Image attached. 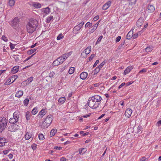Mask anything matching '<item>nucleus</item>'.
I'll return each instance as SVG.
<instances>
[{
    "label": "nucleus",
    "mask_w": 161,
    "mask_h": 161,
    "mask_svg": "<svg viewBox=\"0 0 161 161\" xmlns=\"http://www.w3.org/2000/svg\"><path fill=\"white\" fill-rule=\"evenodd\" d=\"M38 25V22L36 19H31L26 25L27 32L29 33H32L36 30Z\"/></svg>",
    "instance_id": "f257e3e1"
},
{
    "label": "nucleus",
    "mask_w": 161,
    "mask_h": 161,
    "mask_svg": "<svg viewBox=\"0 0 161 161\" xmlns=\"http://www.w3.org/2000/svg\"><path fill=\"white\" fill-rule=\"evenodd\" d=\"M8 120L5 118L0 117V133H2L6 127Z\"/></svg>",
    "instance_id": "f03ea898"
},
{
    "label": "nucleus",
    "mask_w": 161,
    "mask_h": 161,
    "mask_svg": "<svg viewBox=\"0 0 161 161\" xmlns=\"http://www.w3.org/2000/svg\"><path fill=\"white\" fill-rule=\"evenodd\" d=\"M53 120V116L51 115H48L43 123V126L44 128H47L51 124Z\"/></svg>",
    "instance_id": "7ed1b4c3"
},
{
    "label": "nucleus",
    "mask_w": 161,
    "mask_h": 161,
    "mask_svg": "<svg viewBox=\"0 0 161 161\" xmlns=\"http://www.w3.org/2000/svg\"><path fill=\"white\" fill-rule=\"evenodd\" d=\"M87 103L89 107L93 109H95L97 108L99 105V103H96V101L91 97L89 98Z\"/></svg>",
    "instance_id": "20e7f679"
},
{
    "label": "nucleus",
    "mask_w": 161,
    "mask_h": 161,
    "mask_svg": "<svg viewBox=\"0 0 161 161\" xmlns=\"http://www.w3.org/2000/svg\"><path fill=\"white\" fill-rule=\"evenodd\" d=\"M19 19L17 17H16L14 19L11 21V25L12 27L14 29H16L18 26V23L19 22Z\"/></svg>",
    "instance_id": "39448f33"
},
{
    "label": "nucleus",
    "mask_w": 161,
    "mask_h": 161,
    "mask_svg": "<svg viewBox=\"0 0 161 161\" xmlns=\"http://www.w3.org/2000/svg\"><path fill=\"white\" fill-rule=\"evenodd\" d=\"M84 22L82 21L78 25L75 26L73 29V32L74 33L76 34L77 33V31L80 30L81 28L84 25Z\"/></svg>",
    "instance_id": "423d86ee"
},
{
    "label": "nucleus",
    "mask_w": 161,
    "mask_h": 161,
    "mask_svg": "<svg viewBox=\"0 0 161 161\" xmlns=\"http://www.w3.org/2000/svg\"><path fill=\"white\" fill-rule=\"evenodd\" d=\"M19 126L16 124L10 126L8 128V130L10 131L14 132L19 128Z\"/></svg>",
    "instance_id": "0eeeda50"
},
{
    "label": "nucleus",
    "mask_w": 161,
    "mask_h": 161,
    "mask_svg": "<svg viewBox=\"0 0 161 161\" xmlns=\"http://www.w3.org/2000/svg\"><path fill=\"white\" fill-rule=\"evenodd\" d=\"M132 112V111L130 108H127L125 112V116L127 118H129L131 116Z\"/></svg>",
    "instance_id": "6e6552de"
},
{
    "label": "nucleus",
    "mask_w": 161,
    "mask_h": 161,
    "mask_svg": "<svg viewBox=\"0 0 161 161\" xmlns=\"http://www.w3.org/2000/svg\"><path fill=\"white\" fill-rule=\"evenodd\" d=\"M111 3V1H108L103 6L102 9L103 10H107L110 6Z\"/></svg>",
    "instance_id": "1a4fd4ad"
},
{
    "label": "nucleus",
    "mask_w": 161,
    "mask_h": 161,
    "mask_svg": "<svg viewBox=\"0 0 161 161\" xmlns=\"http://www.w3.org/2000/svg\"><path fill=\"white\" fill-rule=\"evenodd\" d=\"M91 50V46H89L88 47L85 49L84 51L82 52L81 53V56H82L84 53L86 54V55L89 54Z\"/></svg>",
    "instance_id": "9d476101"
},
{
    "label": "nucleus",
    "mask_w": 161,
    "mask_h": 161,
    "mask_svg": "<svg viewBox=\"0 0 161 161\" xmlns=\"http://www.w3.org/2000/svg\"><path fill=\"white\" fill-rule=\"evenodd\" d=\"M144 22L142 18H139L136 22V25L138 27H140L143 24Z\"/></svg>",
    "instance_id": "9b49d317"
},
{
    "label": "nucleus",
    "mask_w": 161,
    "mask_h": 161,
    "mask_svg": "<svg viewBox=\"0 0 161 161\" xmlns=\"http://www.w3.org/2000/svg\"><path fill=\"white\" fill-rule=\"evenodd\" d=\"M91 98L97 102H99L102 99L101 96L98 95H95Z\"/></svg>",
    "instance_id": "f8f14e48"
},
{
    "label": "nucleus",
    "mask_w": 161,
    "mask_h": 161,
    "mask_svg": "<svg viewBox=\"0 0 161 161\" xmlns=\"http://www.w3.org/2000/svg\"><path fill=\"white\" fill-rule=\"evenodd\" d=\"M71 52L66 53L62 56H60L65 61L68 58L71 54Z\"/></svg>",
    "instance_id": "ddd939ff"
},
{
    "label": "nucleus",
    "mask_w": 161,
    "mask_h": 161,
    "mask_svg": "<svg viewBox=\"0 0 161 161\" xmlns=\"http://www.w3.org/2000/svg\"><path fill=\"white\" fill-rule=\"evenodd\" d=\"M87 76V73L84 71L80 75V78L83 80L86 79Z\"/></svg>",
    "instance_id": "4468645a"
},
{
    "label": "nucleus",
    "mask_w": 161,
    "mask_h": 161,
    "mask_svg": "<svg viewBox=\"0 0 161 161\" xmlns=\"http://www.w3.org/2000/svg\"><path fill=\"white\" fill-rule=\"evenodd\" d=\"M155 10V8L154 7L151 5H149L147 7V11L149 13H151L154 11Z\"/></svg>",
    "instance_id": "2eb2a0df"
},
{
    "label": "nucleus",
    "mask_w": 161,
    "mask_h": 161,
    "mask_svg": "<svg viewBox=\"0 0 161 161\" xmlns=\"http://www.w3.org/2000/svg\"><path fill=\"white\" fill-rule=\"evenodd\" d=\"M133 31H130L127 34L126 36V38L127 39L130 40L133 37Z\"/></svg>",
    "instance_id": "dca6fc26"
},
{
    "label": "nucleus",
    "mask_w": 161,
    "mask_h": 161,
    "mask_svg": "<svg viewBox=\"0 0 161 161\" xmlns=\"http://www.w3.org/2000/svg\"><path fill=\"white\" fill-rule=\"evenodd\" d=\"M20 114L18 111H16L13 114V118H14L15 119H17L18 120Z\"/></svg>",
    "instance_id": "f3484780"
},
{
    "label": "nucleus",
    "mask_w": 161,
    "mask_h": 161,
    "mask_svg": "<svg viewBox=\"0 0 161 161\" xmlns=\"http://www.w3.org/2000/svg\"><path fill=\"white\" fill-rule=\"evenodd\" d=\"M32 135L31 133L29 132L26 133L25 135V138L26 140L29 139L31 137Z\"/></svg>",
    "instance_id": "a211bd4d"
},
{
    "label": "nucleus",
    "mask_w": 161,
    "mask_h": 161,
    "mask_svg": "<svg viewBox=\"0 0 161 161\" xmlns=\"http://www.w3.org/2000/svg\"><path fill=\"white\" fill-rule=\"evenodd\" d=\"M18 121V119L14 118H11L9 120V122L11 124H14Z\"/></svg>",
    "instance_id": "6ab92c4d"
},
{
    "label": "nucleus",
    "mask_w": 161,
    "mask_h": 161,
    "mask_svg": "<svg viewBox=\"0 0 161 161\" xmlns=\"http://www.w3.org/2000/svg\"><path fill=\"white\" fill-rule=\"evenodd\" d=\"M46 114L45 110L42 109L39 113L38 115H39V117L42 118L43 115H45Z\"/></svg>",
    "instance_id": "aec40b11"
},
{
    "label": "nucleus",
    "mask_w": 161,
    "mask_h": 161,
    "mask_svg": "<svg viewBox=\"0 0 161 161\" xmlns=\"http://www.w3.org/2000/svg\"><path fill=\"white\" fill-rule=\"evenodd\" d=\"M23 94V91H19L16 92L15 94V97H21Z\"/></svg>",
    "instance_id": "412c9836"
},
{
    "label": "nucleus",
    "mask_w": 161,
    "mask_h": 161,
    "mask_svg": "<svg viewBox=\"0 0 161 161\" xmlns=\"http://www.w3.org/2000/svg\"><path fill=\"white\" fill-rule=\"evenodd\" d=\"M86 151V149L84 148H80L79 149V154L80 155L83 154Z\"/></svg>",
    "instance_id": "4be33fe9"
},
{
    "label": "nucleus",
    "mask_w": 161,
    "mask_h": 161,
    "mask_svg": "<svg viewBox=\"0 0 161 161\" xmlns=\"http://www.w3.org/2000/svg\"><path fill=\"white\" fill-rule=\"evenodd\" d=\"M43 12L46 14H49L50 12V9L48 7L43 8Z\"/></svg>",
    "instance_id": "5701e85b"
},
{
    "label": "nucleus",
    "mask_w": 161,
    "mask_h": 161,
    "mask_svg": "<svg viewBox=\"0 0 161 161\" xmlns=\"http://www.w3.org/2000/svg\"><path fill=\"white\" fill-rule=\"evenodd\" d=\"M60 64V63L58 58L53 61L52 64V65L53 66H57Z\"/></svg>",
    "instance_id": "b1692460"
},
{
    "label": "nucleus",
    "mask_w": 161,
    "mask_h": 161,
    "mask_svg": "<svg viewBox=\"0 0 161 161\" xmlns=\"http://www.w3.org/2000/svg\"><path fill=\"white\" fill-rule=\"evenodd\" d=\"M32 6L37 8H40L41 7V4L39 3H33L32 4Z\"/></svg>",
    "instance_id": "393cba45"
},
{
    "label": "nucleus",
    "mask_w": 161,
    "mask_h": 161,
    "mask_svg": "<svg viewBox=\"0 0 161 161\" xmlns=\"http://www.w3.org/2000/svg\"><path fill=\"white\" fill-rule=\"evenodd\" d=\"M57 132V130L56 129H52L50 132V136L51 137L54 136L55 133Z\"/></svg>",
    "instance_id": "a878e982"
},
{
    "label": "nucleus",
    "mask_w": 161,
    "mask_h": 161,
    "mask_svg": "<svg viewBox=\"0 0 161 161\" xmlns=\"http://www.w3.org/2000/svg\"><path fill=\"white\" fill-rule=\"evenodd\" d=\"M105 64V62L104 61L98 67H97L95 70L96 69H98L99 70H100V69L102 68L103 67V66L104 65V64Z\"/></svg>",
    "instance_id": "bb28decb"
},
{
    "label": "nucleus",
    "mask_w": 161,
    "mask_h": 161,
    "mask_svg": "<svg viewBox=\"0 0 161 161\" xmlns=\"http://www.w3.org/2000/svg\"><path fill=\"white\" fill-rule=\"evenodd\" d=\"M65 97H63L59 99L58 102L61 104H63L65 101Z\"/></svg>",
    "instance_id": "cd10ccee"
},
{
    "label": "nucleus",
    "mask_w": 161,
    "mask_h": 161,
    "mask_svg": "<svg viewBox=\"0 0 161 161\" xmlns=\"http://www.w3.org/2000/svg\"><path fill=\"white\" fill-rule=\"evenodd\" d=\"M37 112L38 111L37 108H35L32 110L31 113L33 115H35Z\"/></svg>",
    "instance_id": "c85d7f7f"
},
{
    "label": "nucleus",
    "mask_w": 161,
    "mask_h": 161,
    "mask_svg": "<svg viewBox=\"0 0 161 161\" xmlns=\"http://www.w3.org/2000/svg\"><path fill=\"white\" fill-rule=\"evenodd\" d=\"M11 79H8L7 81L5 82L4 85H8L9 84H10L13 83L14 80H13L11 83Z\"/></svg>",
    "instance_id": "c756f323"
},
{
    "label": "nucleus",
    "mask_w": 161,
    "mask_h": 161,
    "mask_svg": "<svg viewBox=\"0 0 161 161\" xmlns=\"http://www.w3.org/2000/svg\"><path fill=\"white\" fill-rule=\"evenodd\" d=\"M8 3L10 6H12L14 4L15 1L14 0H9Z\"/></svg>",
    "instance_id": "7c9ffc66"
},
{
    "label": "nucleus",
    "mask_w": 161,
    "mask_h": 161,
    "mask_svg": "<svg viewBox=\"0 0 161 161\" xmlns=\"http://www.w3.org/2000/svg\"><path fill=\"white\" fill-rule=\"evenodd\" d=\"M153 50V48L150 47H147L145 49V51L147 52H149Z\"/></svg>",
    "instance_id": "2f4dec72"
},
{
    "label": "nucleus",
    "mask_w": 161,
    "mask_h": 161,
    "mask_svg": "<svg viewBox=\"0 0 161 161\" xmlns=\"http://www.w3.org/2000/svg\"><path fill=\"white\" fill-rule=\"evenodd\" d=\"M142 31H140L138 32V33H139L138 34L136 33L134 35L133 34V37H132L133 38V39L136 38H137L138 37V34H141V33H142Z\"/></svg>",
    "instance_id": "473e14b6"
},
{
    "label": "nucleus",
    "mask_w": 161,
    "mask_h": 161,
    "mask_svg": "<svg viewBox=\"0 0 161 161\" xmlns=\"http://www.w3.org/2000/svg\"><path fill=\"white\" fill-rule=\"evenodd\" d=\"M98 25V24L96 23L93 26V29L91 30L92 32H93L97 29Z\"/></svg>",
    "instance_id": "72a5a7b5"
},
{
    "label": "nucleus",
    "mask_w": 161,
    "mask_h": 161,
    "mask_svg": "<svg viewBox=\"0 0 161 161\" xmlns=\"http://www.w3.org/2000/svg\"><path fill=\"white\" fill-rule=\"evenodd\" d=\"M136 0H130L129 4H130L131 5L135 4L136 3Z\"/></svg>",
    "instance_id": "f704fd0d"
},
{
    "label": "nucleus",
    "mask_w": 161,
    "mask_h": 161,
    "mask_svg": "<svg viewBox=\"0 0 161 161\" xmlns=\"http://www.w3.org/2000/svg\"><path fill=\"white\" fill-rule=\"evenodd\" d=\"M53 16H50L49 17L47 18V22L48 23H49L51 20L53 19Z\"/></svg>",
    "instance_id": "c9c22d12"
},
{
    "label": "nucleus",
    "mask_w": 161,
    "mask_h": 161,
    "mask_svg": "<svg viewBox=\"0 0 161 161\" xmlns=\"http://www.w3.org/2000/svg\"><path fill=\"white\" fill-rule=\"evenodd\" d=\"M92 25V23H90L89 22H87L85 25V28H89Z\"/></svg>",
    "instance_id": "e433bc0d"
},
{
    "label": "nucleus",
    "mask_w": 161,
    "mask_h": 161,
    "mask_svg": "<svg viewBox=\"0 0 161 161\" xmlns=\"http://www.w3.org/2000/svg\"><path fill=\"white\" fill-rule=\"evenodd\" d=\"M26 117L27 120H29L30 119V115L28 112H27L26 113Z\"/></svg>",
    "instance_id": "4c0bfd02"
},
{
    "label": "nucleus",
    "mask_w": 161,
    "mask_h": 161,
    "mask_svg": "<svg viewBox=\"0 0 161 161\" xmlns=\"http://www.w3.org/2000/svg\"><path fill=\"white\" fill-rule=\"evenodd\" d=\"M36 50L35 49H32L27 52V53L28 54H31L34 52H35Z\"/></svg>",
    "instance_id": "58836bf2"
},
{
    "label": "nucleus",
    "mask_w": 161,
    "mask_h": 161,
    "mask_svg": "<svg viewBox=\"0 0 161 161\" xmlns=\"http://www.w3.org/2000/svg\"><path fill=\"white\" fill-rule=\"evenodd\" d=\"M29 101V100L28 98H26L24 101V105L27 106L28 104Z\"/></svg>",
    "instance_id": "ea45409f"
},
{
    "label": "nucleus",
    "mask_w": 161,
    "mask_h": 161,
    "mask_svg": "<svg viewBox=\"0 0 161 161\" xmlns=\"http://www.w3.org/2000/svg\"><path fill=\"white\" fill-rule=\"evenodd\" d=\"M38 137L40 140H43L44 139L43 135L42 134H39Z\"/></svg>",
    "instance_id": "a19ab883"
},
{
    "label": "nucleus",
    "mask_w": 161,
    "mask_h": 161,
    "mask_svg": "<svg viewBox=\"0 0 161 161\" xmlns=\"http://www.w3.org/2000/svg\"><path fill=\"white\" fill-rule=\"evenodd\" d=\"M58 60L60 62V64H61L63 63V62L64 61V60L62 58L61 56H60L59 58H58Z\"/></svg>",
    "instance_id": "79ce46f5"
},
{
    "label": "nucleus",
    "mask_w": 161,
    "mask_h": 161,
    "mask_svg": "<svg viewBox=\"0 0 161 161\" xmlns=\"http://www.w3.org/2000/svg\"><path fill=\"white\" fill-rule=\"evenodd\" d=\"M64 37V36L62 35L61 34H60L58 35L57 37V39L58 40H60L62 39Z\"/></svg>",
    "instance_id": "37998d69"
},
{
    "label": "nucleus",
    "mask_w": 161,
    "mask_h": 161,
    "mask_svg": "<svg viewBox=\"0 0 161 161\" xmlns=\"http://www.w3.org/2000/svg\"><path fill=\"white\" fill-rule=\"evenodd\" d=\"M19 66H15L13 67L11 69V70H19Z\"/></svg>",
    "instance_id": "c03bdc74"
},
{
    "label": "nucleus",
    "mask_w": 161,
    "mask_h": 161,
    "mask_svg": "<svg viewBox=\"0 0 161 161\" xmlns=\"http://www.w3.org/2000/svg\"><path fill=\"white\" fill-rule=\"evenodd\" d=\"M103 37V36H100V37L98 38L97 42H96V45H97V43H98L99 42H100L101 41V40L102 39Z\"/></svg>",
    "instance_id": "a18cd8bd"
},
{
    "label": "nucleus",
    "mask_w": 161,
    "mask_h": 161,
    "mask_svg": "<svg viewBox=\"0 0 161 161\" xmlns=\"http://www.w3.org/2000/svg\"><path fill=\"white\" fill-rule=\"evenodd\" d=\"M95 54H92L90 57L89 58V61H90L95 56Z\"/></svg>",
    "instance_id": "49530a36"
},
{
    "label": "nucleus",
    "mask_w": 161,
    "mask_h": 161,
    "mask_svg": "<svg viewBox=\"0 0 161 161\" xmlns=\"http://www.w3.org/2000/svg\"><path fill=\"white\" fill-rule=\"evenodd\" d=\"M133 67L132 66H129L124 70H131L133 69Z\"/></svg>",
    "instance_id": "de8ad7c7"
},
{
    "label": "nucleus",
    "mask_w": 161,
    "mask_h": 161,
    "mask_svg": "<svg viewBox=\"0 0 161 161\" xmlns=\"http://www.w3.org/2000/svg\"><path fill=\"white\" fill-rule=\"evenodd\" d=\"M54 74L55 73L53 71H52L49 73V75L50 77H52Z\"/></svg>",
    "instance_id": "09e8293b"
},
{
    "label": "nucleus",
    "mask_w": 161,
    "mask_h": 161,
    "mask_svg": "<svg viewBox=\"0 0 161 161\" xmlns=\"http://www.w3.org/2000/svg\"><path fill=\"white\" fill-rule=\"evenodd\" d=\"M2 39L5 42H7L8 39L6 37L4 36H3L2 37Z\"/></svg>",
    "instance_id": "8fccbe9b"
},
{
    "label": "nucleus",
    "mask_w": 161,
    "mask_h": 161,
    "mask_svg": "<svg viewBox=\"0 0 161 161\" xmlns=\"http://www.w3.org/2000/svg\"><path fill=\"white\" fill-rule=\"evenodd\" d=\"M142 129V128L141 126H138L137 129V132L138 133L140 132Z\"/></svg>",
    "instance_id": "3c124183"
},
{
    "label": "nucleus",
    "mask_w": 161,
    "mask_h": 161,
    "mask_svg": "<svg viewBox=\"0 0 161 161\" xmlns=\"http://www.w3.org/2000/svg\"><path fill=\"white\" fill-rule=\"evenodd\" d=\"M121 38V37L120 36H118L116 39L115 41L116 42H117L119 41Z\"/></svg>",
    "instance_id": "603ef678"
},
{
    "label": "nucleus",
    "mask_w": 161,
    "mask_h": 161,
    "mask_svg": "<svg viewBox=\"0 0 161 161\" xmlns=\"http://www.w3.org/2000/svg\"><path fill=\"white\" fill-rule=\"evenodd\" d=\"M68 160V159H66L65 158L62 157L60 158V161H66Z\"/></svg>",
    "instance_id": "864d4df0"
},
{
    "label": "nucleus",
    "mask_w": 161,
    "mask_h": 161,
    "mask_svg": "<svg viewBox=\"0 0 161 161\" xmlns=\"http://www.w3.org/2000/svg\"><path fill=\"white\" fill-rule=\"evenodd\" d=\"M147 158H146L145 157H143L140 159V161H146Z\"/></svg>",
    "instance_id": "5fc2aeb1"
},
{
    "label": "nucleus",
    "mask_w": 161,
    "mask_h": 161,
    "mask_svg": "<svg viewBox=\"0 0 161 161\" xmlns=\"http://www.w3.org/2000/svg\"><path fill=\"white\" fill-rule=\"evenodd\" d=\"M33 80V77H31L28 79V80L29 82V83H30Z\"/></svg>",
    "instance_id": "6e6d98bb"
},
{
    "label": "nucleus",
    "mask_w": 161,
    "mask_h": 161,
    "mask_svg": "<svg viewBox=\"0 0 161 161\" xmlns=\"http://www.w3.org/2000/svg\"><path fill=\"white\" fill-rule=\"evenodd\" d=\"M125 84V82L122 83L118 87V89H120L122 87L124 86Z\"/></svg>",
    "instance_id": "4d7b16f0"
},
{
    "label": "nucleus",
    "mask_w": 161,
    "mask_h": 161,
    "mask_svg": "<svg viewBox=\"0 0 161 161\" xmlns=\"http://www.w3.org/2000/svg\"><path fill=\"white\" fill-rule=\"evenodd\" d=\"M5 145V142H2L0 140V147L3 146Z\"/></svg>",
    "instance_id": "13d9d810"
},
{
    "label": "nucleus",
    "mask_w": 161,
    "mask_h": 161,
    "mask_svg": "<svg viewBox=\"0 0 161 161\" xmlns=\"http://www.w3.org/2000/svg\"><path fill=\"white\" fill-rule=\"evenodd\" d=\"M54 148L55 149H58L59 150H61L62 148L61 147H58V146H55Z\"/></svg>",
    "instance_id": "bf43d9fd"
},
{
    "label": "nucleus",
    "mask_w": 161,
    "mask_h": 161,
    "mask_svg": "<svg viewBox=\"0 0 161 161\" xmlns=\"http://www.w3.org/2000/svg\"><path fill=\"white\" fill-rule=\"evenodd\" d=\"M99 18V16L97 15L95 16L93 19V20L94 21H96Z\"/></svg>",
    "instance_id": "052dcab7"
},
{
    "label": "nucleus",
    "mask_w": 161,
    "mask_h": 161,
    "mask_svg": "<svg viewBox=\"0 0 161 161\" xmlns=\"http://www.w3.org/2000/svg\"><path fill=\"white\" fill-rule=\"evenodd\" d=\"M161 124V120L158 121L156 124L157 126H159Z\"/></svg>",
    "instance_id": "680f3d73"
},
{
    "label": "nucleus",
    "mask_w": 161,
    "mask_h": 161,
    "mask_svg": "<svg viewBox=\"0 0 161 161\" xmlns=\"http://www.w3.org/2000/svg\"><path fill=\"white\" fill-rule=\"evenodd\" d=\"M10 47L11 49H14V45L10 43Z\"/></svg>",
    "instance_id": "e2e57ef3"
},
{
    "label": "nucleus",
    "mask_w": 161,
    "mask_h": 161,
    "mask_svg": "<svg viewBox=\"0 0 161 161\" xmlns=\"http://www.w3.org/2000/svg\"><path fill=\"white\" fill-rule=\"evenodd\" d=\"M9 151V150H8L4 151H3V154H5V155L7 154L8 153Z\"/></svg>",
    "instance_id": "0e129e2a"
},
{
    "label": "nucleus",
    "mask_w": 161,
    "mask_h": 161,
    "mask_svg": "<svg viewBox=\"0 0 161 161\" xmlns=\"http://www.w3.org/2000/svg\"><path fill=\"white\" fill-rule=\"evenodd\" d=\"M99 61V60H97L96 61L95 63V64H94V65H93V67H96V65H97V64L98 63Z\"/></svg>",
    "instance_id": "69168bd1"
},
{
    "label": "nucleus",
    "mask_w": 161,
    "mask_h": 161,
    "mask_svg": "<svg viewBox=\"0 0 161 161\" xmlns=\"http://www.w3.org/2000/svg\"><path fill=\"white\" fill-rule=\"evenodd\" d=\"M133 83V81H130L128 82H127L126 83V85L127 86H129L130 85H131V84H132Z\"/></svg>",
    "instance_id": "338daca9"
},
{
    "label": "nucleus",
    "mask_w": 161,
    "mask_h": 161,
    "mask_svg": "<svg viewBox=\"0 0 161 161\" xmlns=\"http://www.w3.org/2000/svg\"><path fill=\"white\" fill-rule=\"evenodd\" d=\"M14 58H15V60L16 62H18L19 61V59L18 58V56L15 55L14 57Z\"/></svg>",
    "instance_id": "774afa93"
}]
</instances>
